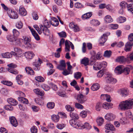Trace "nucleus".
<instances>
[{
  "mask_svg": "<svg viewBox=\"0 0 133 133\" xmlns=\"http://www.w3.org/2000/svg\"><path fill=\"white\" fill-rule=\"evenodd\" d=\"M105 128L107 130H111L115 131V129L114 127L111 124H107L105 126Z\"/></svg>",
  "mask_w": 133,
  "mask_h": 133,
  "instance_id": "22",
  "label": "nucleus"
},
{
  "mask_svg": "<svg viewBox=\"0 0 133 133\" xmlns=\"http://www.w3.org/2000/svg\"><path fill=\"white\" fill-rule=\"evenodd\" d=\"M112 52L111 50H106L104 52V56L105 57H109L111 55Z\"/></svg>",
  "mask_w": 133,
  "mask_h": 133,
  "instance_id": "36",
  "label": "nucleus"
},
{
  "mask_svg": "<svg viewBox=\"0 0 133 133\" xmlns=\"http://www.w3.org/2000/svg\"><path fill=\"white\" fill-rule=\"evenodd\" d=\"M19 12L20 14L23 16H25L27 14L26 10L24 8L20 6L19 9Z\"/></svg>",
  "mask_w": 133,
  "mask_h": 133,
  "instance_id": "24",
  "label": "nucleus"
},
{
  "mask_svg": "<svg viewBox=\"0 0 133 133\" xmlns=\"http://www.w3.org/2000/svg\"><path fill=\"white\" fill-rule=\"evenodd\" d=\"M44 25H43L44 27H47L49 28L50 26L51 23L48 22V21L46 19L44 21V22L43 23Z\"/></svg>",
  "mask_w": 133,
  "mask_h": 133,
  "instance_id": "55",
  "label": "nucleus"
},
{
  "mask_svg": "<svg viewBox=\"0 0 133 133\" xmlns=\"http://www.w3.org/2000/svg\"><path fill=\"white\" fill-rule=\"evenodd\" d=\"M133 45L132 42L131 41L127 42L125 44V50L127 52L130 51Z\"/></svg>",
  "mask_w": 133,
  "mask_h": 133,
  "instance_id": "12",
  "label": "nucleus"
},
{
  "mask_svg": "<svg viewBox=\"0 0 133 133\" xmlns=\"http://www.w3.org/2000/svg\"><path fill=\"white\" fill-rule=\"evenodd\" d=\"M50 23L53 26H57L59 24L58 20L55 18H53L52 19V21H51Z\"/></svg>",
  "mask_w": 133,
  "mask_h": 133,
  "instance_id": "21",
  "label": "nucleus"
},
{
  "mask_svg": "<svg viewBox=\"0 0 133 133\" xmlns=\"http://www.w3.org/2000/svg\"><path fill=\"white\" fill-rule=\"evenodd\" d=\"M105 79L106 82L108 83H112L115 84L117 82V80L112 77V75L108 72L105 74Z\"/></svg>",
  "mask_w": 133,
  "mask_h": 133,
  "instance_id": "3",
  "label": "nucleus"
},
{
  "mask_svg": "<svg viewBox=\"0 0 133 133\" xmlns=\"http://www.w3.org/2000/svg\"><path fill=\"white\" fill-rule=\"evenodd\" d=\"M15 37L14 35H8L6 36V38L10 42L14 41L15 40Z\"/></svg>",
  "mask_w": 133,
  "mask_h": 133,
  "instance_id": "37",
  "label": "nucleus"
},
{
  "mask_svg": "<svg viewBox=\"0 0 133 133\" xmlns=\"http://www.w3.org/2000/svg\"><path fill=\"white\" fill-rule=\"evenodd\" d=\"M0 131L2 133H7V131L3 127H1L0 128Z\"/></svg>",
  "mask_w": 133,
  "mask_h": 133,
  "instance_id": "64",
  "label": "nucleus"
},
{
  "mask_svg": "<svg viewBox=\"0 0 133 133\" xmlns=\"http://www.w3.org/2000/svg\"><path fill=\"white\" fill-rule=\"evenodd\" d=\"M1 83L4 85L9 86H11L12 84V83L11 82L6 81H2Z\"/></svg>",
  "mask_w": 133,
  "mask_h": 133,
  "instance_id": "47",
  "label": "nucleus"
},
{
  "mask_svg": "<svg viewBox=\"0 0 133 133\" xmlns=\"http://www.w3.org/2000/svg\"><path fill=\"white\" fill-rule=\"evenodd\" d=\"M99 85L98 83L93 84L91 87V89L93 91H96L99 88Z\"/></svg>",
  "mask_w": 133,
  "mask_h": 133,
  "instance_id": "32",
  "label": "nucleus"
},
{
  "mask_svg": "<svg viewBox=\"0 0 133 133\" xmlns=\"http://www.w3.org/2000/svg\"><path fill=\"white\" fill-rule=\"evenodd\" d=\"M81 63L83 64L85 66H87L89 64V60L88 58L84 57L83 59L81 61Z\"/></svg>",
  "mask_w": 133,
  "mask_h": 133,
  "instance_id": "26",
  "label": "nucleus"
},
{
  "mask_svg": "<svg viewBox=\"0 0 133 133\" xmlns=\"http://www.w3.org/2000/svg\"><path fill=\"white\" fill-rule=\"evenodd\" d=\"M25 56L27 59H31L35 56V54L32 51H28L25 52Z\"/></svg>",
  "mask_w": 133,
  "mask_h": 133,
  "instance_id": "16",
  "label": "nucleus"
},
{
  "mask_svg": "<svg viewBox=\"0 0 133 133\" xmlns=\"http://www.w3.org/2000/svg\"><path fill=\"white\" fill-rule=\"evenodd\" d=\"M66 109L68 111H71L70 113V116L72 118L74 119H78L79 118L78 115L75 112H72L74 111V108L71 107L69 105H66L65 106Z\"/></svg>",
  "mask_w": 133,
  "mask_h": 133,
  "instance_id": "2",
  "label": "nucleus"
},
{
  "mask_svg": "<svg viewBox=\"0 0 133 133\" xmlns=\"http://www.w3.org/2000/svg\"><path fill=\"white\" fill-rule=\"evenodd\" d=\"M13 33L14 34V36L17 37L19 35V32L16 29H14L13 30Z\"/></svg>",
  "mask_w": 133,
  "mask_h": 133,
  "instance_id": "54",
  "label": "nucleus"
},
{
  "mask_svg": "<svg viewBox=\"0 0 133 133\" xmlns=\"http://www.w3.org/2000/svg\"><path fill=\"white\" fill-rule=\"evenodd\" d=\"M74 6L76 8H79L82 7V5L81 3L77 2L75 4Z\"/></svg>",
  "mask_w": 133,
  "mask_h": 133,
  "instance_id": "60",
  "label": "nucleus"
},
{
  "mask_svg": "<svg viewBox=\"0 0 133 133\" xmlns=\"http://www.w3.org/2000/svg\"><path fill=\"white\" fill-rule=\"evenodd\" d=\"M110 34L109 32H107L106 34H103L100 38L99 44H103L107 41L108 36L110 35Z\"/></svg>",
  "mask_w": 133,
  "mask_h": 133,
  "instance_id": "9",
  "label": "nucleus"
},
{
  "mask_svg": "<svg viewBox=\"0 0 133 133\" xmlns=\"http://www.w3.org/2000/svg\"><path fill=\"white\" fill-rule=\"evenodd\" d=\"M104 19L105 21L107 23L111 22L113 21V19L109 15L106 16L105 17Z\"/></svg>",
  "mask_w": 133,
  "mask_h": 133,
  "instance_id": "30",
  "label": "nucleus"
},
{
  "mask_svg": "<svg viewBox=\"0 0 133 133\" xmlns=\"http://www.w3.org/2000/svg\"><path fill=\"white\" fill-rule=\"evenodd\" d=\"M116 61L120 63H124L125 62H127V58H125L124 56H123L118 57L116 59Z\"/></svg>",
  "mask_w": 133,
  "mask_h": 133,
  "instance_id": "19",
  "label": "nucleus"
},
{
  "mask_svg": "<svg viewBox=\"0 0 133 133\" xmlns=\"http://www.w3.org/2000/svg\"><path fill=\"white\" fill-rule=\"evenodd\" d=\"M34 27L35 29L37 31V32L40 35L42 34V30L40 28H39L38 26L36 25H34Z\"/></svg>",
  "mask_w": 133,
  "mask_h": 133,
  "instance_id": "46",
  "label": "nucleus"
},
{
  "mask_svg": "<svg viewBox=\"0 0 133 133\" xmlns=\"http://www.w3.org/2000/svg\"><path fill=\"white\" fill-rule=\"evenodd\" d=\"M102 104L100 103H97L95 106V110L97 111H100L102 108Z\"/></svg>",
  "mask_w": 133,
  "mask_h": 133,
  "instance_id": "39",
  "label": "nucleus"
},
{
  "mask_svg": "<svg viewBox=\"0 0 133 133\" xmlns=\"http://www.w3.org/2000/svg\"><path fill=\"white\" fill-rule=\"evenodd\" d=\"M133 105V99H129L120 102L119 105V108L121 110H125L132 108Z\"/></svg>",
  "mask_w": 133,
  "mask_h": 133,
  "instance_id": "1",
  "label": "nucleus"
},
{
  "mask_svg": "<svg viewBox=\"0 0 133 133\" xmlns=\"http://www.w3.org/2000/svg\"><path fill=\"white\" fill-rule=\"evenodd\" d=\"M25 70L26 73L30 75H34V72L31 67H27L25 68Z\"/></svg>",
  "mask_w": 133,
  "mask_h": 133,
  "instance_id": "25",
  "label": "nucleus"
},
{
  "mask_svg": "<svg viewBox=\"0 0 133 133\" xmlns=\"http://www.w3.org/2000/svg\"><path fill=\"white\" fill-rule=\"evenodd\" d=\"M59 36L61 37L65 38L66 36V32L64 31H62L58 33Z\"/></svg>",
  "mask_w": 133,
  "mask_h": 133,
  "instance_id": "53",
  "label": "nucleus"
},
{
  "mask_svg": "<svg viewBox=\"0 0 133 133\" xmlns=\"http://www.w3.org/2000/svg\"><path fill=\"white\" fill-rule=\"evenodd\" d=\"M80 126L81 127L83 128H86L88 129H90L91 128V126L88 123H85L84 124H81Z\"/></svg>",
  "mask_w": 133,
  "mask_h": 133,
  "instance_id": "40",
  "label": "nucleus"
},
{
  "mask_svg": "<svg viewBox=\"0 0 133 133\" xmlns=\"http://www.w3.org/2000/svg\"><path fill=\"white\" fill-rule=\"evenodd\" d=\"M66 63L68 66L67 70L65 68L63 70V71L62 72V74L65 76L70 74H72L71 69L72 67L70 65V62H67Z\"/></svg>",
  "mask_w": 133,
  "mask_h": 133,
  "instance_id": "6",
  "label": "nucleus"
},
{
  "mask_svg": "<svg viewBox=\"0 0 133 133\" xmlns=\"http://www.w3.org/2000/svg\"><path fill=\"white\" fill-rule=\"evenodd\" d=\"M126 19L125 17H123L120 16L118 18L117 21L119 23H122L125 22L126 21Z\"/></svg>",
  "mask_w": 133,
  "mask_h": 133,
  "instance_id": "42",
  "label": "nucleus"
},
{
  "mask_svg": "<svg viewBox=\"0 0 133 133\" xmlns=\"http://www.w3.org/2000/svg\"><path fill=\"white\" fill-rule=\"evenodd\" d=\"M121 95L122 97H125L128 95V93L127 91L125 89H123L121 90Z\"/></svg>",
  "mask_w": 133,
  "mask_h": 133,
  "instance_id": "31",
  "label": "nucleus"
},
{
  "mask_svg": "<svg viewBox=\"0 0 133 133\" xmlns=\"http://www.w3.org/2000/svg\"><path fill=\"white\" fill-rule=\"evenodd\" d=\"M10 122L11 124L14 127H16L18 124L17 121L14 117H11L10 118Z\"/></svg>",
  "mask_w": 133,
  "mask_h": 133,
  "instance_id": "14",
  "label": "nucleus"
},
{
  "mask_svg": "<svg viewBox=\"0 0 133 133\" xmlns=\"http://www.w3.org/2000/svg\"><path fill=\"white\" fill-rule=\"evenodd\" d=\"M81 76V73L80 72H78L75 73L74 74V76L75 78H76L77 79H78L80 78Z\"/></svg>",
  "mask_w": 133,
  "mask_h": 133,
  "instance_id": "50",
  "label": "nucleus"
},
{
  "mask_svg": "<svg viewBox=\"0 0 133 133\" xmlns=\"http://www.w3.org/2000/svg\"><path fill=\"white\" fill-rule=\"evenodd\" d=\"M17 94L19 96L22 97H19L18 98V100L24 104H27L28 103V99L23 97L25 96L24 94L21 91H17Z\"/></svg>",
  "mask_w": 133,
  "mask_h": 133,
  "instance_id": "5",
  "label": "nucleus"
},
{
  "mask_svg": "<svg viewBox=\"0 0 133 133\" xmlns=\"http://www.w3.org/2000/svg\"><path fill=\"white\" fill-rule=\"evenodd\" d=\"M66 65L64 60H61L60 62V64L57 66V68L60 70H63L65 68Z\"/></svg>",
  "mask_w": 133,
  "mask_h": 133,
  "instance_id": "10",
  "label": "nucleus"
},
{
  "mask_svg": "<svg viewBox=\"0 0 133 133\" xmlns=\"http://www.w3.org/2000/svg\"><path fill=\"white\" fill-rule=\"evenodd\" d=\"M105 118L108 121H112L115 118V116L112 113H110L106 115Z\"/></svg>",
  "mask_w": 133,
  "mask_h": 133,
  "instance_id": "13",
  "label": "nucleus"
},
{
  "mask_svg": "<svg viewBox=\"0 0 133 133\" xmlns=\"http://www.w3.org/2000/svg\"><path fill=\"white\" fill-rule=\"evenodd\" d=\"M47 106L48 108L53 109L55 106V103L53 102H49L48 103Z\"/></svg>",
  "mask_w": 133,
  "mask_h": 133,
  "instance_id": "45",
  "label": "nucleus"
},
{
  "mask_svg": "<svg viewBox=\"0 0 133 133\" xmlns=\"http://www.w3.org/2000/svg\"><path fill=\"white\" fill-rule=\"evenodd\" d=\"M31 31L32 34L35 39L37 41H39L40 39L39 37L35 31L32 30Z\"/></svg>",
  "mask_w": 133,
  "mask_h": 133,
  "instance_id": "28",
  "label": "nucleus"
},
{
  "mask_svg": "<svg viewBox=\"0 0 133 133\" xmlns=\"http://www.w3.org/2000/svg\"><path fill=\"white\" fill-rule=\"evenodd\" d=\"M4 108L5 109L7 110L12 111L13 110L12 107L10 105H6L4 106Z\"/></svg>",
  "mask_w": 133,
  "mask_h": 133,
  "instance_id": "52",
  "label": "nucleus"
},
{
  "mask_svg": "<svg viewBox=\"0 0 133 133\" xmlns=\"http://www.w3.org/2000/svg\"><path fill=\"white\" fill-rule=\"evenodd\" d=\"M42 87V88L45 91L48 90L50 89V87L46 84H44L43 85Z\"/></svg>",
  "mask_w": 133,
  "mask_h": 133,
  "instance_id": "59",
  "label": "nucleus"
},
{
  "mask_svg": "<svg viewBox=\"0 0 133 133\" xmlns=\"http://www.w3.org/2000/svg\"><path fill=\"white\" fill-rule=\"evenodd\" d=\"M23 26V24L20 21L18 22L16 24V27L19 29H21L22 27Z\"/></svg>",
  "mask_w": 133,
  "mask_h": 133,
  "instance_id": "51",
  "label": "nucleus"
},
{
  "mask_svg": "<svg viewBox=\"0 0 133 133\" xmlns=\"http://www.w3.org/2000/svg\"><path fill=\"white\" fill-rule=\"evenodd\" d=\"M23 38L24 39V44H27L29 42H30L31 41V39L30 38H29L28 37L26 36H23Z\"/></svg>",
  "mask_w": 133,
  "mask_h": 133,
  "instance_id": "48",
  "label": "nucleus"
},
{
  "mask_svg": "<svg viewBox=\"0 0 133 133\" xmlns=\"http://www.w3.org/2000/svg\"><path fill=\"white\" fill-rule=\"evenodd\" d=\"M69 123L71 125L75 128H78L80 126V125H79L78 123L74 119L70 120Z\"/></svg>",
  "mask_w": 133,
  "mask_h": 133,
  "instance_id": "17",
  "label": "nucleus"
},
{
  "mask_svg": "<svg viewBox=\"0 0 133 133\" xmlns=\"http://www.w3.org/2000/svg\"><path fill=\"white\" fill-rule=\"evenodd\" d=\"M9 67L8 68V71L14 74H17L18 73V72L16 70L14 69V68L16 67V65L12 63H11L8 65Z\"/></svg>",
  "mask_w": 133,
  "mask_h": 133,
  "instance_id": "7",
  "label": "nucleus"
},
{
  "mask_svg": "<svg viewBox=\"0 0 133 133\" xmlns=\"http://www.w3.org/2000/svg\"><path fill=\"white\" fill-rule=\"evenodd\" d=\"M130 71V69L129 67H126L123 68V72H124L125 75L128 74Z\"/></svg>",
  "mask_w": 133,
  "mask_h": 133,
  "instance_id": "38",
  "label": "nucleus"
},
{
  "mask_svg": "<svg viewBox=\"0 0 133 133\" xmlns=\"http://www.w3.org/2000/svg\"><path fill=\"white\" fill-rule=\"evenodd\" d=\"M76 99L78 102L81 104L83 103L87 100V99L85 96L81 94L77 95Z\"/></svg>",
  "mask_w": 133,
  "mask_h": 133,
  "instance_id": "8",
  "label": "nucleus"
},
{
  "mask_svg": "<svg viewBox=\"0 0 133 133\" xmlns=\"http://www.w3.org/2000/svg\"><path fill=\"white\" fill-rule=\"evenodd\" d=\"M34 92L36 94L41 96H43L44 94L43 92L41 91L38 88L35 89L34 90Z\"/></svg>",
  "mask_w": 133,
  "mask_h": 133,
  "instance_id": "33",
  "label": "nucleus"
},
{
  "mask_svg": "<svg viewBox=\"0 0 133 133\" xmlns=\"http://www.w3.org/2000/svg\"><path fill=\"white\" fill-rule=\"evenodd\" d=\"M43 32V33L45 35L47 36H49L50 34V33L49 30L48 28L46 27H44L43 25H41L39 26Z\"/></svg>",
  "mask_w": 133,
  "mask_h": 133,
  "instance_id": "11",
  "label": "nucleus"
},
{
  "mask_svg": "<svg viewBox=\"0 0 133 133\" xmlns=\"http://www.w3.org/2000/svg\"><path fill=\"white\" fill-rule=\"evenodd\" d=\"M14 51L16 53L17 57H20L22 56V50L16 47L14 48Z\"/></svg>",
  "mask_w": 133,
  "mask_h": 133,
  "instance_id": "18",
  "label": "nucleus"
},
{
  "mask_svg": "<svg viewBox=\"0 0 133 133\" xmlns=\"http://www.w3.org/2000/svg\"><path fill=\"white\" fill-rule=\"evenodd\" d=\"M127 62L130 63L133 61V52L132 53L127 57Z\"/></svg>",
  "mask_w": 133,
  "mask_h": 133,
  "instance_id": "34",
  "label": "nucleus"
},
{
  "mask_svg": "<svg viewBox=\"0 0 133 133\" xmlns=\"http://www.w3.org/2000/svg\"><path fill=\"white\" fill-rule=\"evenodd\" d=\"M102 106L103 108L106 109H109L112 108L111 105L108 103H105L102 104Z\"/></svg>",
  "mask_w": 133,
  "mask_h": 133,
  "instance_id": "43",
  "label": "nucleus"
},
{
  "mask_svg": "<svg viewBox=\"0 0 133 133\" xmlns=\"http://www.w3.org/2000/svg\"><path fill=\"white\" fill-rule=\"evenodd\" d=\"M11 12L10 14V18L12 19H16L18 17V16L16 12L13 11L12 12L11 11Z\"/></svg>",
  "mask_w": 133,
  "mask_h": 133,
  "instance_id": "35",
  "label": "nucleus"
},
{
  "mask_svg": "<svg viewBox=\"0 0 133 133\" xmlns=\"http://www.w3.org/2000/svg\"><path fill=\"white\" fill-rule=\"evenodd\" d=\"M51 119L55 122H58L59 119V116L58 115H53L51 116Z\"/></svg>",
  "mask_w": 133,
  "mask_h": 133,
  "instance_id": "27",
  "label": "nucleus"
},
{
  "mask_svg": "<svg viewBox=\"0 0 133 133\" xmlns=\"http://www.w3.org/2000/svg\"><path fill=\"white\" fill-rule=\"evenodd\" d=\"M75 106L76 108L78 109H82L83 108V106L80 104L79 103H76L75 104Z\"/></svg>",
  "mask_w": 133,
  "mask_h": 133,
  "instance_id": "62",
  "label": "nucleus"
},
{
  "mask_svg": "<svg viewBox=\"0 0 133 133\" xmlns=\"http://www.w3.org/2000/svg\"><path fill=\"white\" fill-rule=\"evenodd\" d=\"M99 63H95L93 66L94 69L95 70H99L100 68L98 67Z\"/></svg>",
  "mask_w": 133,
  "mask_h": 133,
  "instance_id": "61",
  "label": "nucleus"
},
{
  "mask_svg": "<svg viewBox=\"0 0 133 133\" xmlns=\"http://www.w3.org/2000/svg\"><path fill=\"white\" fill-rule=\"evenodd\" d=\"M92 15V14L91 12H88L83 15L82 18L84 20L90 18Z\"/></svg>",
  "mask_w": 133,
  "mask_h": 133,
  "instance_id": "23",
  "label": "nucleus"
},
{
  "mask_svg": "<svg viewBox=\"0 0 133 133\" xmlns=\"http://www.w3.org/2000/svg\"><path fill=\"white\" fill-rule=\"evenodd\" d=\"M31 131L32 133H37V129L35 126H33L31 129Z\"/></svg>",
  "mask_w": 133,
  "mask_h": 133,
  "instance_id": "58",
  "label": "nucleus"
},
{
  "mask_svg": "<svg viewBox=\"0 0 133 133\" xmlns=\"http://www.w3.org/2000/svg\"><path fill=\"white\" fill-rule=\"evenodd\" d=\"M104 70H101L98 71L97 74V75L98 77H102L104 74Z\"/></svg>",
  "mask_w": 133,
  "mask_h": 133,
  "instance_id": "56",
  "label": "nucleus"
},
{
  "mask_svg": "<svg viewBox=\"0 0 133 133\" xmlns=\"http://www.w3.org/2000/svg\"><path fill=\"white\" fill-rule=\"evenodd\" d=\"M8 103L12 105H16L18 104L17 101L14 99L10 98L7 100Z\"/></svg>",
  "mask_w": 133,
  "mask_h": 133,
  "instance_id": "20",
  "label": "nucleus"
},
{
  "mask_svg": "<svg viewBox=\"0 0 133 133\" xmlns=\"http://www.w3.org/2000/svg\"><path fill=\"white\" fill-rule=\"evenodd\" d=\"M96 121L98 125L99 126H101L103 124L104 121L103 118L101 117L97 119L96 120Z\"/></svg>",
  "mask_w": 133,
  "mask_h": 133,
  "instance_id": "41",
  "label": "nucleus"
},
{
  "mask_svg": "<svg viewBox=\"0 0 133 133\" xmlns=\"http://www.w3.org/2000/svg\"><path fill=\"white\" fill-rule=\"evenodd\" d=\"M2 56L4 58H10L11 57V55L9 52H6L2 54Z\"/></svg>",
  "mask_w": 133,
  "mask_h": 133,
  "instance_id": "44",
  "label": "nucleus"
},
{
  "mask_svg": "<svg viewBox=\"0 0 133 133\" xmlns=\"http://www.w3.org/2000/svg\"><path fill=\"white\" fill-rule=\"evenodd\" d=\"M36 80L38 82H42L44 81V79L43 77L41 76H38L35 78Z\"/></svg>",
  "mask_w": 133,
  "mask_h": 133,
  "instance_id": "49",
  "label": "nucleus"
},
{
  "mask_svg": "<svg viewBox=\"0 0 133 133\" xmlns=\"http://www.w3.org/2000/svg\"><path fill=\"white\" fill-rule=\"evenodd\" d=\"M120 5L122 9L125 8L127 7L128 10L133 14V4H130L128 5L126 2L122 1L120 3Z\"/></svg>",
  "mask_w": 133,
  "mask_h": 133,
  "instance_id": "4",
  "label": "nucleus"
},
{
  "mask_svg": "<svg viewBox=\"0 0 133 133\" xmlns=\"http://www.w3.org/2000/svg\"><path fill=\"white\" fill-rule=\"evenodd\" d=\"M87 115V112L85 111H83L81 112L80 115L83 118H85L86 117Z\"/></svg>",
  "mask_w": 133,
  "mask_h": 133,
  "instance_id": "57",
  "label": "nucleus"
},
{
  "mask_svg": "<svg viewBox=\"0 0 133 133\" xmlns=\"http://www.w3.org/2000/svg\"><path fill=\"white\" fill-rule=\"evenodd\" d=\"M90 23L92 25L95 26H97L100 24V22L96 19H93L91 20Z\"/></svg>",
  "mask_w": 133,
  "mask_h": 133,
  "instance_id": "29",
  "label": "nucleus"
},
{
  "mask_svg": "<svg viewBox=\"0 0 133 133\" xmlns=\"http://www.w3.org/2000/svg\"><path fill=\"white\" fill-rule=\"evenodd\" d=\"M86 44L85 43H83L82 47V51L83 53L86 52Z\"/></svg>",
  "mask_w": 133,
  "mask_h": 133,
  "instance_id": "63",
  "label": "nucleus"
},
{
  "mask_svg": "<svg viewBox=\"0 0 133 133\" xmlns=\"http://www.w3.org/2000/svg\"><path fill=\"white\" fill-rule=\"evenodd\" d=\"M122 66H118L115 68V72L117 74H120L123 73Z\"/></svg>",
  "mask_w": 133,
  "mask_h": 133,
  "instance_id": "15",
  "label": "nucleus"
}]
</instances>
